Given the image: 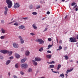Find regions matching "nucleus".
Here are the masks:
<instances>
[{
    "label": "nucleus",
    "mask_w": 78,
    "mask_h": 78,
    "mask_svg": "<svg viewBox=\"0 0 78 78\" xmlns=\"http://www.w3.org/2000/svg\"><path fill=\"white\" fill-rule=\"evenodd\" d=\"M6 3L8 5V8H10L12 5V2L11 0H6Z\"/></svg>",
    "instance_id": "obj_1"
},
{
    "label": "nucleus",
    "mask_w": 78,
    "mask_h": 78,
    "mask_svg": "<svg viewBox=\"0 0 78 78\" xmlns=\"http://www.w3.org/2000/svg\"><path fill=\"white\" fill-rule=\"evenodd\" d=\"M0 52H1V53H3V54L8 53V54H9V56H11V55H12V51L10 52L9 51L7 50H1L0 51Z\"/></svg>",
    "instance_id": "obj_2"
},
{
    "label": "nucleus",
    "mask_w": 78,
    "mask_h": 78,
    "mask_svg": "<svg viewBox=\"0 0 78 78\" xmlns=\"http://www.w3.org/2000/svg\"><path fill=\"white\" fill-rule=\"evenodd\" d=\"M36 42H39L40 44H44V41L42 40L41 39H39L37 40H36L35 41Z\"/></svg>",
    "instance_id": "obj_3"
},
{
    "label": "nucleus",
    "mask_w": 78,
    "mask_h": 78,
    "mask_svg": "<svg viewBox=\"0 0 78 78\" xmlns=\"http://www.w3.org/2000/svg\"><path fill=\"white\" fill-rule=\"evenodd\" d=\"M21 66L22 69H24V68H27L28 67V65L27 63H24L21 65Z\"/></svg>",
    "instance_id": "obj_4"
},
{
    "label": "nucleus",
    "mask_w": 78,
    "mask_h": 78,
    "mask_svg": "<svg viewBox=\"0 0 78 78\" xmlns=\"http://www.w3.org/2000/svg\"><path fill=\"white\" fill-rule=\"evenodd\" d=\"M69 39L71 40H69V41L71 42H76V40L75 38L73 39L72 37H70L69 38Z\"/></svg>",
    "instance_id": "obj_5"
},
{
    "label": "nucleus",
    "mask_w": 78,
    "mask_h": 78,
    "mask_svg": "<svg viewBox=\"0 0 78 78\" xmlns=\"http://www.w3.org/2000/svg\"><path fill=\"white\" fill-rule=\"evenodd\" d=\"M20 6V5L18 3H16L14 5V8L15 9L18 8H19Z\"/></svg>",
    "instance_id": "obj_6"
},
{
    "label": "nucleus",
    "mask_w": 78,
    "mask_h": 78,
    "mask_svg": "<svg viewBox=\"0 0 78 78\" xmlns=\"http://www.w3.org/2000/svg\"><path fill=\"white\" fill-rule=\"evenodd\" d=\"M13 46L14 48H18L19 47V45L17 44L16 43H14L13 44Z\"/></svg>",
    "instance_id": "obj_7"
},
{
    "label": "nucleus",
    "mask_w": 78,
    "mask_h": 78,
    "mask_svg": "<svg viewBox=\"0 0 78 78\" xmlns=\"http://www.w3.org/2000/svg\"><path fill=\"white\" fill-rule=\"evenodd\" d=\"M18 28L19 29L22 30V29H23V28H25V26L23 25H22L21 26H20Z\"/></svg>",
    "instance_id": "obj_8"
},
{
    "label": "nucleus",
    "mask_w": 78,
    "mask_h": 78,
    "mask_svg": "<svg viewBox=\"0 0 78 78\" xmlns=\"http://www.w3.org/2000/svg\"><path fill=\"white\" fill-rule=\"evenodd\" d=\"M35 60L36 61H41V59L40 58L37 57L35 58Z\"/></svg>",
    "instance_id": "obj_9"
},
{
    "label": "nucleus",
    "mask_w": 78,
    "mask_h": 78,
    "mask_svg": "<svg viewBox=\"0 0 78 78\" xmlns=\"http://www.w3.org/2000/svg\"><path fill=\"white\" fill-rule=\"evenodd\" d=\"M27 60V58H24V59H22L21 61V62L23 63L25 62V61Z\"/></svg>",
    "instance_id": "obj_10"
},
{
    "label": "nucleus",
    "mask_w": 78,
    "mask_h": 78,
    "mask_svg": "<svg viewBox=\"0 0 78 78\" xmlns=\"http://www.w3.org/2000/svg\"><path fill=\"white\" fill-rule=\"evenodd\" d=\"M15 55L17 59H19L20 58V55L17 54H15Z\"/></svg>",
    "instance_id": "obj_11"
},
{
    "label": "nucleus",
    "mask_w": 78,
    "mask_h": 78,
    "mask_svg": "<svg viewBox=\"0 0 78 78\" xmlns=\"http://www.w3.org/2000/svg\"><path fill=\"white\" fill-rule=\"evenodd\" d=\"M46 58H48V59H50L51 58V55H46Z\"/></svg>",
    "instance_id": "obj_12"
},
{
    "label": "nucleus",
    "mask_w": 78,
    "mask_h": 78,
    "mask_svg": "<svg viewBox=\"0 0 78 78\" xmlns=\"http://www.w3.org/2000/svg\"><path fill=\"white\" fill-rule=\"evenodd\" d=\"M32 62H33L34 66H37V62H35L34 60L32 61Z\"/></svg>",
    "instance_id": "obj_13"
},
{
    "label": "nucleus",
    "mask_w": 78,
    "mask_h": 78,
    "mask_svg": "<svg viewBox=\"0 0 78 78\" xmlns=\"http://www.w3.org/2000/svg\"><path fill=\"white\" fill-rule=\"evenodd\" d=\"M32 27L34 28V29L36 30L37 29V27L36 26V24H34L32 25Z\"/></svg>",
    "instance_id": "obj_14"
},
{
    "label": "nucleus",
    "mask_w": 78,
    "mask_h": 78,
    "mask_svg": "<svg viewBox=\"0 0 78 78\" xmlns=\"http://www.w3.org/2000/svg\"><path fill=\"white\" fill-rule=\"evenodd\" d=\"M30 55V52L28 51H27L26 52V56H28Z\"/></svg>",
    "instance_id": "obj_15"
},
{
    "label": "nucleus",
    "mask_w": 78,
    "mask_h": 78,
    "mask_svg": "<svg viewBox=\"0 0 78 78\" xmlns=\"http://www.w3.org/2000/svg\"><path fill=\"white\" fill-rule=\"evenodd\" d=\"M10 62H11V61L9 60H8L6 63V65H8V64H9V63H10Z\"/></svg>",
    "instance_id": "obj_16"
},
{
    "label": "nucleus",
    "mask_w": 78,
    "mask_h": 78,
    "mask_svg": "<svg viewBox=\"0 0 78 78\" xmlns=\"http://www.w3.org/2000/svg\"><path fill=\"white\" fill-rule=\"evenodd\" d=\"M61 67V65L60 64H58L57 67V70H58Z\"/></svg>",
    "instance_id": "obj_17"
},
{
    "label": "nucleus",
    "mask_w": 78,
    "mask_h": 78,
    "mask_svg": "<svg viewBox=\"0 0 78 78\" xmlns=\"http://www.w3.org/2000/svg\"><path fill=\"white\" fill-rule=\"evenodd\" d=\"M73 70V68H72V69L70 70H67V72L68 73L70 72H72Z\"/></svg>",
    "instance_id": "obj_18"
},
{
    "label": "nucleus",
    "mask_w": 78,
    "mask_h": 78,
    "mask_svg": "<svg viewBox=\"0 0 78 78\" xmlns=\"http://www.w3.org/2000/svg\"><path fill=\"white\" fill-rule=\"evenodd\" d=\"M48 48H47V49H49L50 48L52 47V45L49 44L48 46Z\"/></svg>",
    "instance_id": "obj_19"
},
{
    "label": "nucleus",
    "mask_w": 78,
    "mask_h": 78,
    "mask_svg": "<svg viewBox=\"0 0 78 78\" xmlns=\"http://www.w3.org/2000/svg\"><path fill=\"white\" fill-rule=\"evenodd\" d=\"M1 31L2 33H5V31L4 30V29L2 28L1 29Z\"/></svg>",
    "instance_id": "obj_20"
},
{
    "label": "nucleus",
    "mask_w": 78,
    "mask_h": 78,
    "mask_svg": "<svg viewBox=\"0 0 78 78\" xmlns=\"http://www.w3.org/2000/svg\"><path fill=\"white\" fill-rule=\"evenodd\" d=\"M55 67V66L53 65H51L49 66L50 68H53Z\"/></svg>",
    "instance_id": "obj_21"
},
{
    "label": "nucleus",
    "mask_w": 78,
    "mask_h": 78,
    "mask_svg": "<svg viewBox=\"0 0 78 78\" xmlns=\"http://www.w3.org/2000/svg\"><path fill=\"white\" fill-rule=\"evenodd\" d=\"M64 58H65V59H66V60H67V59H69V57H68L67 55L65 56Z\"/></svg>",
    "instance_id": "obj_22"
},
{
    "label": "nucleus",
    "mask_w": 78,
    "mask_h": 78,
    "mask_svg": "<svg viewBox=\"0 0 78 78\" xmlns=\"http://www.w3.org/2000/svg\"><path fill=\"white\" fill-rule=\"evenodd\" d=\"M39 51H43V47H42L41 48L39 49Z\"/></svg>",
    "instance_id": "obj_23"
},
{
    "label": "nucleus",
    "mask_w": 78,
    "mask_h": 78,
    "mask_svg": "<svg viewBox=\"0 0 78 78\" xmlns=\"http://www.w3.org/2000/svg\"><path fill=\"white\" fill-rule=\"evenodd\" d=\"M59 77H64V75L63 73H62L61 74H60V76H59Z\"/></svg>",
    "instance_id": "obj_24"
},
{
    "label": "nucleus",
    "mask_w": 78,
    "mask_h": 78,
    "mask_svg": "<svg viewBox=\"0 0 78 78\" xmlns=\"http://www.w3.org/2000/svg\"><path fill=\"white\" fill-rule=\"evenodd\" d=\"M5 37V36H2L0 37V38L1 39H4Z\"/></svg>",
    "instance_id": "obj_25"
},
{
    "label": "nucleus",
    "mask_w": 78,
    "mask_h": 78,
    "mask_svg": "<svg viewBox=\"0 0 78 78\" xmlns=\"http://www.w3.org/2000/svg\"><path fill=\"white\" fill-rule=\"evenodd\" d=\"M20 41L22 44H23V43H24V41L23 40V39L20 40Z\"/></svg>",
    "instance_id": "obj_26"
},
{
    "label": "nucleus",
    "mask_w": 78,
    "mask_h": 78,
    "mask_svg": "<svg viewBox=\"0 0 78 78\" xmlns=\"http://www.w3.org/2000/svg\"><path fill=\"white\" fill-rule=\"evenodd\" d=\"M41 8V6L40 5H37L36 9H39V8Z\"/></svg>",
    "instance_id": "obj_27"
},
{
    "label": "nucleus",
    "mask_w": 78,
    "mask_h": 78,
    "mask_svg": "<svg viewBox=\"0 0 78 78\" xmlns=\"http://www.w3.org/2000/svg\"><path fill=\"white\" fill-rule=\"evenodd\" d=\"M14 25H15V26H18V23L17 22L15 23L14 24Z\"/></svg>",
    "instance_id": "obj_28"
},
{
    "label": "nucleus",
    "mask_w": 78,
    "mask_h": 78,
    "mask_svg": "<svg viewBox=\"0 0 78 78\" xmlns=\"http://www.w3.org/2000/svg\"><path fill=\"white\" fill-rule=\"evenodd\" d=\"M28 71L29 72H31L32 71V69L31 68H29L28 70Z\"/></svg>",
    "instance_id": "obj_29"
},
{
    "label": "nucleus",
    "mask_w": 78,
    "mask_h": 78,
    "mask_svg": "<svg viewBox=\"0 0 78 78\" xmlns=\"http://www.w3.org/2000/svg\"><path fill=\"white\" fill-rule=\"evenodd\" d=\"M18 37L20 39V40L23 39V38H22V37L21 36H19Z\"/></svg>",
    "instance_id": "obj_30"
},
{
    "label": "nucleus",
    "mask_w": 78,
    "mask_h": 78,
    "mask_svg": "<svg viewBox=\"0 0 78 78\" xmlns=\"http://www.w3.org/2000/svg\"><path fill=\"white\" fill-rule=\"evenodd\" d=\"M76 3L75 2H73L72 3L71 5L72 6H74V5H76Z\"/></svg>",
    "instance_id": "obj_31"
},
{
    "label": "nucleus",
    "mask_w": 78,
    "mask_h": 78,
    "mask_svg": "<svg viewBox=\"0 0 78 78\" xmlns=\"http://www.w3.org/2000/svg\"><path fill=\"white\" fill-rule=\"evenodd\" d=\"M5 11H8V7H5Z\"/></svg>",
    "instance_id": "obj_32"
},
{
    "label": "nucleus",
    "mask_w": 78,
    "mask_h": 78,
    "mask_svg": "<svg viewBox=\"0 0 78 78\" xmlns=\"http://www.w3.org/2000/svg\"><path fill=\"white\" fill-rule=\"evenodd\" d=\"M15 67L16 68H18L19 67V66H18V65H17V63L15 65Z\"/></svg>",
    "instance_id": "obj_33"
},
{
    "label": "nucleus",
    "mask_w": 78,
    "mask_h": 78,
    "mask_svg": "<svg viewBox=\"0 0 78 78\" xmlns=\"http://www.w3.org/2000/svg\"><path fill=\"white\" fill-rule=\"evenodd\" d=\"M8 12V11H5L4 12V14L5 15V16L7 14V13Z\"/></svg>",
    "instance_id": "obj_34"
},
{
    "label": "nucleus",
    "mask_w": 78,
    "mask_h": 78,
    "mask_svg": "<svg viewBox=\"0 0 78 78\" xmlns=\"http://www.w3.org/2000/svg\"><path fill=\"white\" fill-rule=\"evenodd\" d=\"M22 19H24V20H26V19H28V17H27L25 18H22Z\"/></svg>",
    "instance_id": "obj_35"
},
{
    "label": "nucleus",
    "mask_w": 78,
    "mask_h": 78,
    "mask_svg": "<svg viewBox=\"0 0 78 78\" xmlns=\"http://www.w3.org/2000/svg\"><path fill=\"white\" fill-rule=\"evenodd\" d=\"M58 48L60 50H61L62 48V47H61V46H59Z\"/></svg>",
    "instance_id": "obj_36"
},
{
    "label": "nucleus",
    "mask_w": 78,
    "mask_h": 78,
    "mask_svg": "<svg viewBox=\"0 0 78 78\" xmlns=\"http://www.w3.org/2000/svg\"><path fill=\"white\" fill-rule=\"evenodd\" d=\"M32 14L33 15H36V14H37L36 12H33L32 13Z\"/></svg>",
    "instance_id": "obj_37"
},
{
    "label": "nucleus",
    "mask_w": 78,
    "mask_h": 78,
    "mask_svg": "<svg viewBox=\"0 0 78 78\" xmlns=\"http://www.w3.org/2000/svg\"><path fill=\"white\" fill-rule=\"evenodd\" d=\"M20 73L22 75H24V73L22 71H21Z\"/></svg>",
    "instance_id": "obj_38"
},
{
    "label": "nucleus",
    "mask_w": 78,
    "mask_h": 78,
    "mask_svg": "<svg viewBox=\"0 0 78 78\" xmlns=\"http://www.w3.org/2000/svg\"><path fill=\"white\" fill-rule=\"evenodd\" d=\"M1 23H5V21L3 20H2L1 21Z\"/></svg>",
    "instance_id": "obj_39"
},
{
    "label": "nucleus",
    "mask_w": 78,
    "mask_h": 78,
    "mask_svg": "<svg viewBox=\"0 0 78 78\" xmlns=\"http://www.w3.org/2000/svg\"><path fill=\"white\" fill-rule=\"evenodd\" d=\"M55 64V61H51V64Z\"/></svg>",
    "instance_id": "obj_40"
},
{
    "label": "nucleus",
    "mask_w": 78,
    "mask_h": 78,
    "mask_svg": "<svg viewBox=\"0 0 78 78\" xmlns=\"http://www.w3.org/2000/svg\"><path fill=\"white\" fill-rule=\"evenodd\" d=\"M48 40L49 41H51V38H48Z\"/></svg>",
    "instance_id": "obj_41"
},
{
    "label": "nucleus",
    "mask_w": 78,
    "mask_h": 78,
    "mask_svg": "<svg viewBox=\"0 0 78 78\" xmlns=\"http://www.w3.org/2000/svg\"><path fill=\"white\" fill-rule=\"evenodd\" d=\"M62 40H60L59 41V44H62Z\"/></svg>",
    "instance_id": "obj_42"
},
{
    "label": "nucleus",
    "mask_w": 78,
    "mask_h": 78,
    "mask_svg": "<svg viewBox=\"0 0 78 78\" xmlns=\"http://www.w3.org/2000/svg\"><path fill=\"white\" fill-rule=\"evenodd\" d=\"M47 51L48 53H51V51H50L49 50Z\"/></svg>",
    "instance_id": "obj_43"
},
{
    "label": "nucleus",
    "mask_w": 78,
    "mask_h": 78,
    "mask_svg": "<svg viewBox=\"0 0 78 78\" xmlns=\"http://www.w3.org/2000/svg\"><path fill=\"white\" fill-rule=\"evenodd\" d=\"M10 59H13V57L12 56L9 57Z\"/></svg>",
    "instance_id": "obj_44"
},
{
    "label": "nucleus",
    "mask_w": 78,
    "mask_h": 78,
    "mask_svg": "<svg viewBox=\"0 0 78 78\" xmlns=\"http://www.w3.org/2000/svg\"><path fill=\"white\" fill-rule=\"evenodd\" d=\"M29 8L30 9H32V8H33V6L32 5L30 6Z\"/></svg>",
    "instance_id": "obj_45"
},
{
    "label": "nucleus",
    "mask_w": 78,
    "mask_h": 78,
    "mask_svg": "<svg viewBox=\"0 0 78 78\" xmlns=\"http://www.w3.org/2000/svg\"><path fill=\"white\" fill-rule=\"evenodd\" d=\"M30 34H31V35H32V36H34V34H33V33H30Z\"/></svg>",
    "instance_id": "obj_46"
},
{
    "label": "nucleus",
    "mask_w": 78,
    "mask_h": 78,
    "mask_svg": "<svg viewBox=\"0 0 78 78\" xmlns=\"http://www.w3.org/2000/svg\"><path fill=\"white\" fill-rule=\"evenodd\" d=\"M50 12L48 11L47 12V14H50Z\"/></svg>",
    "instance_id": "obj_47"
},
{
    "label": "nucleus",
    "mask_w": 78,
    "mask_h": 78,
    "mask_svg": "<svg viewBox=\"0 0 78 78\" xmlns=\"http://www.w3.org/2000/svg\"><path fill=\"white\" fill-rule=\"evenodd\" d=\"M13 22H16V21H13L12 22H11V23H10L9 24H11V23H13Z\"/></svg>",
    "instance_id": "obj_48"
},
{
    "label": "nucleus",
    "mask_w": 78,
    "mask_h": 78,
    "mask_svg": "<svg viewBox=\"0 0 78 78\" xmlns=\"http://www.w3.org/2000/svg\"><path fill=\"white\" fill-rule=\"evenodd\" d=\"M67 18V15H66V16L65 17V19H66Z\"/></svg>",
    "instance_id": "obj_49"
},
{
    "label": "nucleus",
    "mask_w": 78,
    "mask_h": 78,
    "mask_svg": "<svg viewBox=\"0 0 78 78\" xmlns=\"http://www.w3.org/2000/svg\"><path fill=\"white\" fill-rule=\"evenodd\" d=\"M48 28H45L44 29V31H47L48 30Z\"/></svg>",
    "instance_id": "obj_50"
},
{
    "label": "nucleus",
    "mask_w": 78,
    "mask_h": 78,
    "mask_svg": "<svg viewBox=\"0 0 78 78\" xmlns=\"http://www.w3.org/2000/svg\"><path fill=\"white\" fill-rule=\"evenodd\" d=\"M3 56H0V59H3Z\"/></svg>",
    "instance_id": "obj_51"
},
{
    "label": "nucleus",
    "mask_w": 78,
    "mask_h": 78,
    "mask_svg": "<svg viewBox=\"0 0 78 78\" xmlns=\"http://www.w3.org/2000/svg\"><path fill=\"white\" fill-rule=\"evenodd\" d=\"M76 6H77V5H76L75 6H74L73 7V8L74 9V8H76Z\"/></svg>",
    "instance_id": "obj_52"
},
{
    "label": "nucleus",
    "mask_w": 78,
    "mask_h": 78,
    "mask_svg": "<svg viewBox=\"0 0 78 78\" xmlns=\"http://www.w3.org/2000/svg\"><path fill=\"white\" fill-rule=\"evenodd\" d=\"M78 10V8H76L75 9V11H77Z\"/></svg>",
    "instance_id": "obj_53"
},
{
    "label": "nucleus",
    "mask_w": 78,
    "mask_h": 78,
    "mask_svg": "<svg viewBox=\"0 0 78 78\" xmlns=\"http://www.w3.org/2000/svg\"><path fill=\"white\" fill-rule=\"evenodd\" d=\"M13 77L14 78H17V77L16 76H13Z\"/></svg>",
    "instance_id": "obj_54"
},
{
    "label": "nucleus",
    "mask_w": 78,
    "mask_h": 78,
    "mask_svg": "<svg viewBox=\"0 0 78 78\" xmlns=\"http://www.w3.org/2000/svg\"><path fill=\"white\" fill-rule=\"evenodd\" d=\"M53 72L54 73H57V72L54 71H53Z\"/></svg>",
    "instance_id": "obj_55"
},
{
    "label": "nucleus",
    "mask_w": 78,
    "mask_h": 78,
    "mask_svg": "<svg viewBox=\"0 0 78 78\" xmlns=\"http://www.w3.org/2000/svg\"><path fill=\"white\" fill-rule=\"evenodd\" d=\"M8 74H9V76H10V75H11V74L10 73H9Z\"/></svg>",
    "instance_id": "obj_56"
},
{
    "label": "nucleus",
    "mask_w": 78,
    "mask_h": 78,
    "mask_svg": "<svg viewBox=\"0 0 78 78\" xmlns=\"http://www.w3.org/2000/svg\"><path fill=\"white\" fill-rule=\"evenodd\" d=\"M44 19H45V18H43V19H42V20H44Z\"/></svg>",
    "instance_id": "obj_57"
},
{
    "label": "nucleus",
    "mask_w": 78,
    "mask_h": 78,
    "mask_svg": "<svg viewBox=\"0 0 78 78\" xmlns=\"http://www.w3.org/2000/svg\"><path fill=\"white\" fill-rule=\"evenodd\" d=\"M56 41H57V43H58V39H56Z\"/></svg>",
    "instance_id": "obj_58"
},
{
    "label": "nucleus",
    "mask_w": 78,
    "mask_h": 78,
    "mask_svg": "<svg viewBox=\"0 0 78 78\" xmlns=\"http://www.w3.org/2000/svg\"><path fill=\"white\" fill-rule=\"evenodd\" d=\"M70 62H73V60H70Z\"/></svg>",
    "instance_id": "obj_59"
},
{
    "label": "nucleus",
    "mask_w": 78,
    "mask_h": 78,
    "mask_svg": "<svg viewBox=\"0 0 78 78\" xmlns=\"http://www.w3.org/2000/svg\"><path fill=\"white\" fill-rule=\"evenodd\" d=\"M40 2H41V3H43V2L42 1H40Z\"/></svg>",
    "instance_id": "obj_60"
},
{
    "label": "nucleus",
    "mask_w": 78,
    "mask_h": 78,
    "mask_svg": "<svg viewBox=\"0 0 78 78\" xmlns=\"http://www.w3.org/2000/svg\"><path fill=\"white\" fill-rule=\"evenodd\" d=\"M60 49L59 48V49H58L57 50V51H58V50H60Z\"/></svg>",
    "instance_id": "obj_61"
},
{
    "label": "nucleus",
    "mask_w": 78,
    "mask_h": 78,
    "mask_svg": "<svg viewBox=\"0 0 78 78\" xmlns=\"http://www.w3.org/2000/svg\"><path fill=\"white\" fill-rule=\"evenodd\" d=\"M47 63H48V64H51V62H48Z\"/></svg>",
    "instance_id": "obj_62"
},
{
    "label": "nucleus",
    "mask_w": 78,
    "mask_h": 78,
    "mask_svg": "<svg viewBox=\"0 0 78 78\" xmlns=\"http://www.w3.org/2000/svg\"><path fill=\"white\" fill-rule=\"evenodd\" d=\"M45 78V77H41V78Z\"/></svg>",
    "instance_id": "obj_63"
},
{
    "label": "nucleus",
    "mask_w": 78,
    "mask_h": 78,
    "mask_svg": "<svg viewBox=\"0 0 78 78\" xmlns=\"http://www.w3.org/2000/svg\"><path fill=\"white\" fill-rule=\"evenodd\" d=\"M76 37H77V39H78V35H77V36Z\"/></svg>",
    "instance_id": "obj_64"
}]
</instances>
